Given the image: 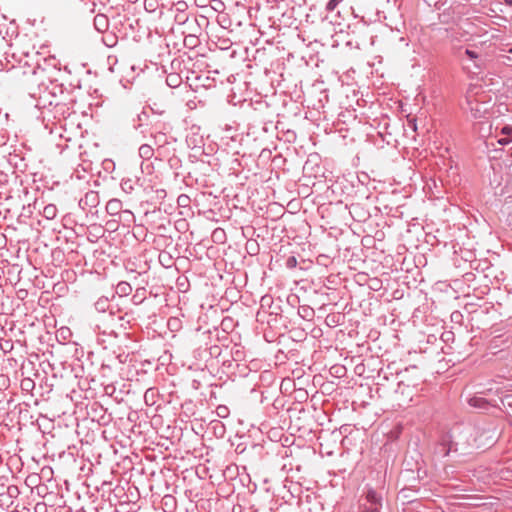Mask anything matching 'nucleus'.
Segmentation results:
<instances>
[{"label":"nucleus","mask_w":512,"mask_h":512,"mask_svg":"<svg viewBox=\"0 0 512 512\" xmlns=\"http://www.w3.org/2000/svg\"><path fill=\"white\" fill-rule=\"evenodd\" d=\"M38 90L39 93L30 92V96L36 100L35 107L44 109L48 106L54 105L57 107L59 105L55 90H60V88L57 85L52 84L51 88L39 86Z\"/></svg>","instance_id":"1"},{"label":"nucleus","mask_w":512,"mask_h":512,"mask_svg":"<svg viewBox=\"0 0 512 512\" xmlns=\"http://www.w3.org/2000/svg\"><path fill=\"white\" fill-rule=\"evenodd\" d=\"M317 156L310 155L308 160L305 162L303 166L304 178L306 180L305 185H311L312 187L316 186L317 175L314 173L315 167H317Z\"/></svg>","instance_id":"2"},{"label":"nucleus","mask_w":512,"mask_h":512,"mask_svg":"<svg viewBox=\"0 0 512 512\" xmlns=\"http://www.w3.org/2000/svg\"><path fill=\"white\" fill-rule=\"evenodd\" d=\"M99 202L100 198L98 192L90 190L79 200V207L83 210L95 208L98 206Z\"/></svg>","instance_id":"3"},{"label":"nucleus","mask_w":512,"mask_h":512,"mask_svg":"<svg viewBox=\"0 0 512 512\" xmlns=\"http://www.w3.org/2000/svg\"><path fill=\"white\" fill-rule=\"evenodd\" d=\"M469 105L470 112L475 119H481L484 118L488 114V106L483 103L479 102L478 100H471L468 99L467 101Z\"/></svg>","instance_id":"4"},{"label":"nucleus","mask_w":512,"mask_h":512,"mask_svg":"<svg viewBox=\"0 0 512 512\" xmlns=\"http://www.w3.org/2000/svg\"><path fill=\"white\" fill-rule=\"evenodd\" d=\"M161 507L164 512H174L177 507L176 498L170 494L165 495L161 499Z\"/></svg>","instance_id":"5"},{"label":"nucleus","mask_w":512,"mask_h":512,"mask_svg":"<svg viewBox=\"0 0 512 512\" xmlns=\"http://www.w3.org/2000/svg\"><path fill=\"white\" fill-rule=\"evenodd\" d=\"M122 209V202L119 199H111L106 204V211L109 215H117Z\"/></svg>","instance_id":"6"},{"label":"nucleus","mask_w":512,"mask_h":512,"mask_svg":"<svg viewBox=\"0 0 512 512\" xmlns=\"http://www.w3.org/2000/svg\"><path fill=\"white\" fill-rule=\"evenodd\" d=\"M138 184V179H132V178H124L122 179L121 181V189L127 193V194H131L134 189H135V186Z\"/></svg>","instance_id":"7"},{"label":"nucleus","mask_w":512,"mask_h":512,"mask_svg":"<svg viewBox=\"0 0 512 512\" xmlns=\"http://www.w3.org/2000/svg\"><path fill=\"white\" fill-rule=\"evenodd\" d=\"M132 287L131 285L126 281H121L116 286V293L119 296H127L131 293Z\"/></svg>","instance_id":"8"},{"label":"nucleus","mask_w":512,"mask_h":512,"mask_svg":"<svg viewBox=\"0 0 512 512\" xmlns=\"http://www.w3.org/2000/svg\"><path fill=\"white\" fill-rule=\"evenodd\" d=\"M94 306L98 312L105 313L110 309L109 299L107 297H100Z\"/></svg>","instance_id":"9"},{"label":"nucleus","mask_w":512,"mask_h":512,"mask_svg":"<svg viewBox=\"0 0 512 512\" xmlns=\"http://www.w3.org/2000/svg\"><path fill=\"white\" fill-rule=\"evenodd\" d=\"M42 214L46 219L52 220L57 215V208L54 204H48L44 207Z\"/></svg>","instance_id":"10"},{"label":"nucleus","mask_w":512,"mask_h":512,"mask_svg":"<svg viewBox=\"0 0 512 512\" xmlns=\"http://www.w3.org/2000/svg\"><path fill=\"white\" fill-rule=\"evenodd\" d=\"M153 153V148L149 144H143L139 147V155L143 159H150Z\"/></svg>","instance_id":"11"},{"label":"nucleus","mask_w":512,"mask_h":512,"mask_svg":"<svg viewBox=\"0 0 512 512\" xmlns=\"http://www.w3.org/2000/svg\"><path fill=\"white\" fill-rule=\"evenodd\" d=\"M366 499L371 504L370 506H377V507H379L381 505V503H380L381 498L373 490H369L367 492Z\"/></svg>","instance_id":"12"},{"label":"nucleus","mask_w":512,"mask_h":512,"mask_svg":"<svg viewBox=\"0 0 512 512\" xmlns=\"http://www.w3.org/2000/svg\"><path fill=\"white\" fill-rule=\"evenodd\" d=\"M216 414L220 418H227L229 416V409L225 405H219L216 408Z\"/></svg>","instance_id":"13"},{"label":"nucleus","mask_w":512,"mask_h":512,"mask_svg":"<svg viewBox=\"0 0 512 512\" xmlns=\"http://www.w3.org/2000/svg\"><path fill=\"white\" fill-rule=\"evenodd\" d=\"M175 21L180 25L189 24V18L186 13H176Z\"/></svg>","instance_id":"14"},{"label":"nucleus","mask_w":512,"mask_h":512,"mask_svg":"<svg viewBox=\"0 0 512 512\" xmlns=\"http://www.w3.org/2000/svg\"><path fill=\"white\" fill-rule=\"evenodd\" d=\"M487 404L486 400L482 397H475L470 400V405L475 407H484Z\"/></svg>","instance_id":"15"},{"label":"nucleus","mask_w":512,"mask_h":512,"mask_svg":"<svg viewBox=\"0 0 512 512\" xmlns=\"http://www.w3.org/2000/svg\"><path fill=\"white\" fill-rule=\"evenodd\" d=\"M166 81L170 87H176L179 84V76L175 75V74H171L167 77Z\"/></svg>","instance_id":"16"},{"label":"nucleus","mask_w":512,"mask_h":512,"mask_svg":"<svg viewBox=\"0 0 512 512\" xmlns=\"http://www.w3.org/2000/svg\"><path fill=\"white\" fill-rule=\"evenodd\" d=\"M188 5L185 1H179L175 4V10L177 13H185Z\"/></svg>","instance_id":"17"},{"label":"nucleus","mask_w":512,"mask_h":512,"mask_svg":"<svg viewBox=\"0 0 512 512\" xmlns=\"http://www.w3.org/2000/svg\"><path fill=\"white\" fill-rule=\"evenodd\" d=\"M184 42L186 45L196 46L197 38L194 34H189L185 37Z\"/></svg>","instance_id":"18"},{"label":"nucleus","mask_w":512,"mask_h":512,"mask_svg":"<svg viewBox=\"0 0 512 512\" xmlns=\"http://www.w3.org/2000/svg\"><path fill=\"white\" fill-rule=\"evenodd\" d=\"M147 118H148V115L144 111L137 115V119L139 122H142V121L146 120ZM141 125L142 124L139 123L138 126L135 125V128L138 129Z\"/></svg>","instance_id":"19"},{"label":"nucleus","mask_w":512,"mask_h":512,"mask_svg":"<svg viewBox=\"0 0 512 512\" xmlns=\"http://www.w3.org/2000/svg\"><path fill=\"white\" fill-rule=\"evenodd\" d=\"M501 133L512 139V126H505L502 128Z\"/></svg>","instance_id":"20"},{"label":"nucleus","mask_w":512,"mask_h":512,"mask_svg":"<svg viewBox=\"0 0 512 512\" xmlns=\"http://www.w3.org/2000/svg\"><path fill=\"white\" fill-rule=\"evenodd\" d=\"M153 138L155 144H159L161 146L163 143H165L163 140L164 134L159 133L158 135L153 136Z\"/></svg>","instance_id":"21"},{"label":"nucleus","mask_w":512,"mask_h":512,"mask_svg":"<svg viewBox=\"0 0 512 512\" xmlns=\"http://www.w3.org/2000/svg\"><path fill=\"white\" fill-rule=\"evenodd\" d=\"M362 512H379V507L377 506H364Z\"/></svg>","instance_id":"22"},{"label":"nucleus","mask_w":512,"mask_h":512,"mask_svg":"<svg viewBox=\"0 0 512 512\" xmlns=\"http://www.w3.org/2000/svg\"><path fill=\"white\" fill-rule=\"evenodd\" d=\"M465 54L470 58V59H476L478 58V54L475 52V51H472V50H469L467 49L465 51Z\"/></svg>","instance_id":"23"},{"label":"nucleus","mask_w":512,"mask_h":512,"mask_svg":"<svg viewBox=\"0 0 512 512\" xmlns=\"http://www.w3.org/2000/svg\"><path fill=\"white\" fill-rule=\"evenodd\" d=\"M337 5V0H330L328 5H327V9L329 10H333Z\"/></svg>","instance_id":"24"},{"label":"nucleus","mask_w":512,"mask_h":512,"mask_svg":"<svg viewBox=\"0 0 512 512\" xmlns=\"http://www.w3.org/2000/svg\"><path fill=\"white\" fill-rule=\"evenodd\" d=\"M295 264H296V259H295L294 257H290V258H288V260H287V265H288L289 267H293V266H295Z\"/></svg>","instance_id":"25"},{"label":"nucleus","mask_w":512,"mask_h":512,"mask_svg":"<svg viewBox=\"0 0 512 512\" xmlns=\"http://www.w3.org/2000/svg\"><path fill=\"white\" fill-rule=\"evenodd\" d=\"M511 140L512 139H510V138H501V139L498 140V143L500 145H507Z\"/></svg>","instance_id":"26"},{"label":"nucleus","mask_w":512,"mask_h":512,"mask_svg":"<svg viewBox=\"0 0 512 512\" xmlns=\"http://www.w3.org/2000/svg\"><path fill=\"white\" fill-rule=\"evenodd\" d=\"M17 492H18L17 487H15V486H10V487H8V493H9V495H11V496H12L13 494H15V493H17Z\"/></svg>","instance_id":"27"},{"label":"nucleus","mask_w":512,"mask_h":512,"mask_svg":"<svg viewBox=\"0 0 512 512\" xmlns=\"http://www.w3.org/2000/svg\"><path fill=\"white\" fill-rule=\"evenodd\" d=\"M98 20H102V21H105L104 17L103 16H97L95 17V23H97Z\"/></svg>","instance_id":"28"},{"label":"nucleus","mask_w":512,"mask_h":512,"mask_svg":"<svg viewBox=\"0 0 512 512\" xmlns=\"http://www.w3.org/2000/svg\"><path fill=\"white\" fill-rule=\"evenodd\" d=\"M336 369L337 373H340V371H344V367H334Z\"/></svg>","instance_id":"29"},{"label":"nucleus","mask_w":512,"mask_h":512,"mask_svg":"<svg viewBox=\"0 0 512 512\" xmlns=\"http://www.w3.org/2000/svg\"><path fill=\"white\" fill-rule=\"evenodd\" d=\"M216 423H217V425H220L222 429L224 428V426L222 425V423L220 421H216Z\"/></svg>","instance_id":"30"},{"label":"nucleus","mask_w":512,"mask_h":512,"mask_svg":"<svg viewBox=\"0 0 512 512\" xmlns=\"http://www.w3.org/2000/svg\"><path fill=\"white\" fill-rule=\"evenodd\" d=\"M191 24H192V25L197 26V20H196V19H194V20H193V22H192Z\"/></svg>","instance_id":"31"},{"label":"nucleus","mask_w":512,"mask_h":512,"mask_svg":"<svg viewBox=\"0 0 512 512\" xmlns=\"http://www.w3.org/2000/svg\"><path fill=\"white\" fill-rule=\"evenodd\" d=\"M308 310H309L308 308H302V311H303L304 313L308 312Z\"/></svg>","instance_id":"32"},{"label":"nucleus","mask_w":512,"mask_h":512,"mask_svg":"<svg viewBox=\"0 0 512 512\" xmlns=\"http://www.w3.org/2000/svg\"><path fill=\"white\" fill-rule=\"evenodd\" d=\"M124 213H127L132 216V213L129 210L124 211Z\"/></svg>","instance_id":"33"},{"label":"nucleus","mask_w":512,"mask_h":512,"mask_svg":"<svg viewBox=\"0 0 512 512\" xmlns=\"http://www.w3.org/2000/svg\"><path fill=\"white\" fill-rule=\"evenodd\" d=\"M150 390H147L146 393H145V399H147V396H148V393H149Z\"/></svg>","instance_id":"34"},{"label":"nucleus","mask_w":512,"mask_h":512,"mask_svg":"<svg viewBox=\"0 0 512 512\" xmlns=\"http://www.w3.org/2000/svg\"><path fill=\"white\" fill-rule=\"evenodd\" d=\"M509 5H512V0H506Z\"/></svg>","instance_id":"35"},{"label":"nucleus","mask_w":512,"mask_h":512,"mask_svg":"<svg viewBox=\"0 0 512 512\" xmlns=\"http://www.w3.org/2000/svg\"><path fill=\"white\" fill-rule=\"evenodd\" d=\"M330 322H332V319H329V321H326V324L330 325Z\"/></svg>","instance_id":"36"},{"label":"nucleus","mask_w":512,"mask_h":512,"mask_svg":"<svg viewBox=\"0 0 512 512\" xmlns=\"http://www.w3.org/2000/svg\"><path fill=\"white\" fill-rule=\"evenodd\" d=\"M330 322H332V319H329V321H326V324L330 325Z\"/></svg>","instance_id":"37"},{"label":"nucleus","mask_w":512,"mask_h":512,"mask_svg":"<svg viewBox=\"0 0 512 512\" xmlns=\"http://www.w3.org/2000/svg\"><path fill=\"white\" fill-rule=\"evenodd\" d=\"M330 322H332V319H329V321H326V324L330 325Z\"/></svg>","instance_id":"38"},{"label":"nucleus","mask_w":512,"mask_h":512,"mask_svg":"<svg viewBox=\"0 0 512 512\" xmlns=\"http://www.w3.org/2000/svg\"><path fill=\"white\" fill-rule=\"evenodd\" d=\"M318 331H320V329H318ZM312 332H313V333H316V332H317V330H316V329H312Z\"/></svg>","instance_id":"39"},{"label":"nucleus","mask_w":512,"mask_h":512,"mask_svg":"<svg viewBox=\"0 0 512 512\" xmlns=\"http://www.w3.org/2000/svg\"><path fill=\"white\" fill-rule=\"evenodd\" d=\"M315 398H316V395H313L311 398V401H314Z\"/></svg>","instance_id":"40"},{"label":"nucleus","mask_w":512,"mask_h":512,"mask_svg":"<svg viewBox=\"0 0 512 512\" xmlns=\"http://www.w3.org/2000/svg\"><path fill=\"white\" fill-rule=\"evenodd\" d=\"M133 298H134V299H135V298H136V299H139V296H137V295H133Z\"/></svg>","instance_id":"41"},{"label":"nucleus","mask_w":512,"mask_h":512,"mask_svg":"<svg viewBox=\"0 0 512 512\" xmlns=\"http://www.w3.org/2000/svg\"><path fill=\"white\" fill-rule=\"evenodd\" d=\"M133 298H134V299H135V298H136V299H139V296H137V295H133Z\"/></svg>","instance_id":"42"},{"label":"nucleus","mask_w":512,"mask_h":512,"mask_svg":"<svg viewBox=\"0 0 512 512\" xmlns=\"http://www.w3.org/2000/svg\"><path fill=\"white\" fill-rule=\"evenodd\" d=\"M510 53H512V48L509 50Z\"/></svg>","instance_id":"43"}]
</instances>
